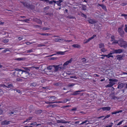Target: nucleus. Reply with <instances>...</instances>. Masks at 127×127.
Masks as SVG:
<instances>
[{
	"label": "nucleus",
	"mask_w": 127,
	"mask_h": 127,
	"mask_svg": "<svg viewBox=\"0 0 127 127\" xmlns=\"http://www.w3.org/2000/svg\"><path fill=\"white\" fill-rule=\"evenodd\" d=\"M119 45L121 47L126 48L127 47V43L123 39H119Z\"/></svg>",
	"instance_id": "obj_1"
},
{
	"label": "nucleus",
	"mask_w": 127,
	"mask_h": 127,
	"mask_svg": "<svg viewBox=\"0 0 127 127\" xmlns=\"http://www.w3.org/2000/svg\"><path fill=\"white\" fill-rule=\"evenodd\" d=\"M60 65H53V67L55 69L54 71L55 72H56L60 70L61 69L63 70L66 68L65 66L60 67Z\"/></svg>",
	"instance_id": "obj_2"
},
{
	"label": "nucleus",
	"mask_w": 127,
	"mask_h": 127,
	"mask_svg": "<svg viewBox=\"0 0 127 127\" xmlns=\"http://www.w3.org/2000/svg\"><path fill=\"white\" fill-rule=\"evenodd\" d=\"M118 30L120 35L122 37H123L124 36V32L122 28H119L118 29Z\"/></svg>",
	"instance_id": "obj_3"
},
{
	"label": "nucleus",
	"mask_w": 127,
	"mask_h": 127,
	"mask_svg": "<svg viewBox=\"0 0 127 127\" xmlns=\"http://www.w3.org/2000/svg\"><path fill=\"white\" fill-rule=\"evenodd\" d=\"M1 86L3 87H6L7 88H10L13 87V85L11 84H10V83H8L6 84V85L3 84Z\"/></svg>",
	"instance_id": "obj_4"
},
{
	"label": "nucleus",
	"mask_w": 127,
	"mask_h": 127,
	"mask_svg": "<svg viewBox=\"0 0 127 127\" xmlns=\"http://www.w3.org/2000/svg\"><path fill=\"white\" fill-rule=\"evenodd\" d=\"M123 50L121 49H118L114 50H113V53H115L120 54L123 52Z\"/></svg>",
	"instance_id": "obj_5"
},
{
	"label": "nucleus",
	"mask_w": 127,
	"mask_h": 127,
	"mask_svg": "<svg viewBox=\"0 0 127 127\" xmlns=\"http://www.w3.org/2000/svg\"><path fill=\"white\" fill-rule=\"evenodd\" d=\"M109 81H110V83L111 84L113 85L115 84V82H117L118 80L115 79H109Z\"/></svg>",
	"instance_id": "obj_6"
},
{
	"label": "nucleus",
	"mask_w": 127,
	"mask_h": 127,
	"mask_svg": "<svg viewBox=\"0 0 127 127\" xmlns=\"http://www.w3.org/2000/svg\"><path fill=\"white\" fill-rule=\"evenodd\" d=\"M110 107H109L108 106L101 108L98 109V110H100V109H102V110L103 111H109L110 110Z\"/></svg>",
	"instance_id": "obj_7"
},
{
	"label": "nucleus",
	"mask_w": 127,
	"mask_h": 127,
	"mask_svg": "<svg viewBox=\"0 0 127 127\" xmlns=\"http://www.w3.org/2000/svg\"><path fill=\"white\" fill-rule=\"evenodd\" d=\"M124 55H118L116 56V57L117 58V60L120 61L122 60V59L123 57H124Z\"/></svg>",
	"instance_id": "obj_8"
},
{
	"label": "nucleus",
	"mask_w": 127,
	"mask_h": 127,
	"mask_svg": "<svg viewBox=\"0 0 127 127\" xmlns=\"http://www.w3.org/2000/svg\"><path fill=\"white\" fill-rule=\"evenodd\" d=\"M125 84L123 83H121L118 85L117 88L119 89H122L123 87H125Z\"/></svg>",
	"instance_id": "obj_9"
},
{
	"label": "nucleus",
	"mask_w": 127,
	"mask_h": 127,
	"mask_svg": "<svg viewBox=\"0 0 127 127\" xmlns=\"http://www.w3.org/2000/svg\"><path fill=\"white\" fill-rule=\"evenodd\" d=\"M57 123H69L70 122H67L64 120H58L57 121Z\"/></svg>",
	"instance_id": "obj_10"
},
{
	"label": "nucleus",
	"mask_w": 127,
	"mask_h": 127,
	"mask_svg": "<svg viewBox=\"0 0 127 127\" xmlns=\"http://www.w3.org/2000/svg\"><path fill=\"white\" fill-rule=\"evenodd\" d=\"M72 59L71 58L69 61H67L63 64V66H65H65L67 65L69 63H71L72 61Z\"/></svg>",
	"instance_id": "obj_11"
},
{
	"label": "nucleus",
	"mask_w": 127,
	"mask_h": 127,
	"mask_svg": "<svg viewBox=\"0 0 127 127\" xmlns=\"http://www.w3.org/2000/svg\"><path fill=\"white\" fill-rule=\"evenodd\" d=\"M83 91H84V90H82L81 91L78 90V91H76L75 92H74L75 93L71 94V95H77L79 94V93H78V92H83Z\"/></svg>",
	"instance_id": "obj_12"
},
{
	"label": "nucleus",
	"mask_w": 127,
	"mask_h": 127,
	"mask_svg": "<svg viewBox=\"0 0 127 127\" xmlns=\"http://www.w3.org/2000/svg\"><path fill=\"white\" fill-rule=\"evenodd\" d=\"M114 95V93H111L110 95L111 96V97H112V98L113 99H118V98L116 96H115Z\"/></svg>",
	"instance_id": "obj_13"
},
{
	"label": "nucleus",
	"mask_w": 127,
	"mask_h": 127,
	"mask_svg": "<svg viewBox=\"0 0 127 127\" xmlns=\"http://www.w3.org/2000/svg\"><path fill=\"white\" fill-rule=\"evenodd\" d=\"M10 122L9 121H7L6 120H5L2 121V124L3 125H8L9 124Z\"/></svg>",
	"instance_id": "obj_14"
},
{
	"label": "nucleus",
	"mask_w": 127,
	"mask_h": 127,
	"mask_svg": "<svg viewBox=\"0 0 127 127\" xmlns=\"http://www.w3.org/2000/svg\"><path fill=\"white\" fill-rule=\"evenodd\" d=\"M98 5L99 6H100L102 8L104 9V10H106V6L104 5L103 4H99Z\"/></svg>",
	"instance_id": "obj_15"
},
{
	"label": "nucleus",
	"mask_w": 127,
	"mask_h": 127,
	"mask_svg": "<svg viewBox=\"0 0 127 127\" xmlns=\"http://www.w3.org/2000/svg\"><path fill=\"white\" fill-rule=\"evenodd\" d=\"M88 21L89 23L92 24H94L96 23V22L95 21L91 19L89 20Z\"/></svg>",
	"instance_id": "obj_16"
},
{
	"label": "nucleus",
	"mask_w": 127,
	"mask_h": 127,
	"mask_svg": "<svg viewBox=\"0 0 127 127\" xmlns=\"http://www.w3.org/2000/svg\"><path fill=\"white\" fill-rule=\"evenodd\" d=\"M34 20L35 22L39 24H42V22L39 19L35 18L34 19Z\"/></svg>",
	"instance_id": "obj_17"
},
{
	"label": "nucleus",
	"mask_w": 127,
	"mask_h": 127,
	"mask_svg": "<svg viewBox=\"0 0 127 127\" xmlns=\"http://www.w3.org/2000/svg\"><path fill=\"white\" fill-rule=\"evenodd\" d=\"M63 1L62 0H59L57 1L56 4L58 6H60L61 5V3Z\"/></svg>",
	"instance_id": "obj_18"
},
{
	"label": "nucleus",
	"mask_w": 127,
	"mask_h": 127,
	"mask_svg": "<svg viewBox=\"0 0 127 127\" xmlns=\"http://www.w3.org/2000/svg\"><path fill=\"white\" fill-rule=\"evenodd\" d=\"M28 7L31 10H33L35 8V6L32 4H30Z\"/></svg>",
	"instance_id": "obj_19"
},
{
	"label": "nucleus",
	"mask_w": 127,
	"mask_h": 127,
	"mask_svg": "<svg viewBox=\"0 0 127 127\" xmlns=\"http://www.w3.org/2000/svg\"><path fill=\"white\" fill-rule=\"evenodd\" d=\"M72 46L74 48H79L80 47V45L78 44H74L72 45Z\"/></svg>",
	"instance_id": "obj_20"
},
{
	"label": "nucleus",
	"mask_w": 127,
	"mask_h": 127,
	"mask_svg": "<svg viewBox=\"0 0 127 127\" xmlns=\"http://www.w3.org/2000/svg\"><path fill=\"white\" fill-rule=\"evenodd\" d=\"M37 85V84L35 82H33L30 84V86L32 87H34Z\"/></svg>",
	"instance_id": "obj_21"
},
{
	"label": "nucleus",
	"mask_w": 127,
	"mask_h": 127,
	"mask_svg": "<svg viewBox=\"0 0 127 127\" xmlns=\"http://www.w3.org/2000/svg\"><path fill=\"white\" fill-rule=\"evenodd\" d=\"M65 51L64 52H57V55H57V56H55V57H58L57 56H58V55L57 54H61V55H63L64 54L63 53L65 52Z\"/></svg>",
	"instance_id": "obj_22"
},
{
	"label": "nucleus",
	"mask_w": 127,
	"mask_h": 127,
	"mask_svg": "<svg viewBox=\"0 0 127 127\" xmlns=\"http://www.w3.org/2000/svg\"><path fill=\"white\" fill-rule=\"evenodd\" d=\"M23 68L25 70L27 71V72L28 71H30V70L31 69V67H24Z\"/></svg>",
	"instance_id": "obj_23"
},
{
	"label": "nucleus",
	"mask_w": 127,
	"mask_h": 127,
	"mask_svg": "<svg viewBox=\"0 0 127 127\" xmlns=\"http://www.w3.org/2000/svg\"><path fill=\"white\" fill-rule=\"evenodd\" d=\"M53 65H49L47 67V68L48 70H51L52 69V68L53 67Z\"/></svg>",
	"instance_id": "obj_24"
},
{
	"label": "nucleus",
	"mask_w": 127,
	"mask_h": 127,
	"mask_svg": "<svg viewBox=\"0 0 127 127\" xmlns=\"http://www.w3.org/2000/svg\"><path fill=\"white\" fill-rule=\"evenodd\" d=\"M54 40L56 42H58V41H60V40L63 41V39H58L57 38H55Z\"/></svg>",
	"instance_id": "obj_25"
},
{
	"label": "nucleus",
	"mask_w": 127,
	"mask_h": 127,
	"mask_svg": "<svg viewBox=\"0 0 127 127\" xmlns=\"http://www.w3.org/2000/svg\"><path fill=\"white\" fill-rule=\"evenodd\" d=\"M99 47L100 48H101L103 47L104 46V44L102 43H100L99 44Z\"/></svg>",
	"instance_id": "obj_26"
},
{
	"label": "nucleus",
	"mask_w": 127,
	"mask_h": 127,
	"mask_svg": "<svg viewBox=\"0 0 127 127\" xmlns=\"http://www.w3.org/2000/svg\"><path fill=\"white\" fill-rule=\"evenodd\" d=\"M22 72H25V73L26 74H27V73L28 74V75H30V73L29 72L30 71H28V72H27V71L24 70H22Z\"/></svg>",
	"instance_id": "obj_27"
},
{
	"label": "nucleus",
	"mask_w": 127,
	"mask_h": 127,
	"mask_svg": "<svg viewBox=\"0 0 127 127\" xmlns=\"http://www.w3.org/2000/svg\"><path fill=\"white\" fill-rule=\"evenodd\" d=\"M107 50L104 48H103L100 50L101 51L103 52H105Z\"/></svg>",
	"instance_id": "obj_28"
},
{
	"label": "nucleus",
	"mask_w": 127,
	"mask_h": 127,
	"mask_svg": "<svg viewBox=\"0 0 127 127\" xmlns=\"http://www.w3.org/2000/svg\"><path fill=\"white\" fill-rule=\"evenodd\" d=\"M16 111H13L12 112H10L9 113V114L10 115L11 114L15 115L16 114Z\"/></svg>",
	"instance_id": "obj_29"
},
{
	"label": "nucleus",
	"mask_w": 127,
	"mask_h": 127,
	"mask_svg": "<svg viewBox=\"0 0 127 127\" xmlns=\"http://www.w3.org/2000/svg\"><path fill=\"white\" fill-rule=\"evenodd\" d=\"M32 117H29V118L27 119L26 120H25V121H24L23 123H24L26 122H27L31 120L32 119Z\"/></svg>",
	"instance_id": "obj_30"
},
{
	"label": "nucleus",
	"mask_w": 127,
	"mask_h": 127,
	"mask_svg": "<svg viewBox=\"0 0 127 127\" xmlns=\"http://www.w3.org/2000/svg\"><path fill=\"white\" fill-rule=\"evenodd\" d=\"M119 40L118 41H117V40H114V41L112 43L113 44L114 43H116V44L118 43V45H119Z\"/></svg>",
	"instance_id": "obj_31"
},
{
	"label": "nucleus",
	"mask_w": 127,
	"mask_h": 127,
	"mask_svg": "<svg viewBox=\"0 0 127 127\" xmlns=\"http://www.w3.org/2000/svg\"><path fill=\"white\" fill-rule=\"evenodd\" d=\"M33 51L32 49H31L30 50H27L25 51V52L26 53H29L33 52Z\"/></svg>",
	"instance_id": "obj_32"
},
{
	"label": "nucleus",
	"mask_w": 127,
	"mask_h": 127,
	"mask_svg": "<svg viewBox=\"0 0 127 127\" xmlns=\"http://www.w3.org/2000/svg\"><path fill=\"white\" fill-rule=\"evenodd\" d=\"M67 18H68L69 19H75V18L74 17H73L72 16L70 15V16H67Z\"/></svg>",
	"instance_id": "obj_33"
},
{
	"label": "nucleus",
	"mask_w": 127,
	"mask_h": 127,
	"mask_svg": "<svg viewBox=\"0 0 127 127\" xmlns=\"http://www.w3.org/2000/svg\"><path fill=\"white\" fill-rule=\"evenodd\" d=\"M86 6L85 5H83L82 6V10H86Z\"/></svg>",
	"instance_id": "obj_34"
},
{
	"label": "nucleus",
	"mask_w": 127,
	"mask_h": 127,
	"mask_svg": "<svg viewBox=\"0 0 127 127\" xmlns=\"http://www.w3.org/2000/svg\"><path fill=\"white\" fill-rule=\"evenodd\" d=\"M58 58V57H53L50 58V60H57Z\"/></svg>",
	"instance_id": "obj_35"
},
{
	"label": "nucleus",
	"mask_w": 127,
	"mask_h": 127,
	"mask_svg": "<svg viewBox=\"0 0 127 127\" xmlns=\"http://www.w3.org/2000/svg\"><path fill=\"white\" fill-rule=\"evenodd\" d=\"M31 69H34V68H35L36 69H39V67H35L34 66H32L31 67Z\"/></svg>",
	"instance_id": "obj_36"
},
{
	"label": "nucleus",
	"mask_w": 127,
	"mask_h": 127,
	"mask_svg": "<svg viewBox=\"0 0 127 127\" xmlns=\"http://www.w3.org/2000/svg\"><path fill=\"white\" fill-rule=\"evenodd\" d=\"M113 86V85H112V84H111L110 83V82L109 83V84L107 85L106 87H112Z\"/></svg>",
	"instance_id": "obj_37"
},
{
	"label": "nucleus",
	"mask_w": 127,
	"mask_h": 127,
	"mask_svg": "<svg viewBox=\"0 0 127 127\" xmlns=\"http://www.w3.org/2000/svg\"><path fill=\"white\" fill-rule=\"evenodd\" d=\"M96 36V35L95 34H94L92 36V37L89 38V39H90V40H91V39H94L95 38V37Z\"/></svg>",
	"instance_id": "obj_38"
},
{
	"label": "nucleus",
	"mask_w": 127,
	"mask_h": 127,
	"mask_svg": "<svg viewBox=\"0 0 127 127\" xmlns=\"http://www.w3.org/2000/svg\"><path fill=\"white\" fill-rule=\"evenodd\" d=\"M40 34L42 35L47 36H48V35H50V34H49L47 33H42Z\"/></svg>",
	"instance_id": "obj_39"
},
{
	"label": "nucleus",
	"mask_w": 127,
	"mask_h": 127,
	"mask_svg": "<svg viewBox=\"0 0 127 127\" xmlns=\"http://www.w3.org/2000/svg\"><path fill=\"white\" fill-rule=\"evenodd\" d=\"M20 21L22 22H27L28 21H30L29 19H27L25 20H21Z\"/></svg>",
	"instance_id": "obj_40"
},
{
	"label": "nucleus",
	"mask_w": 127,
	"mask_h": 127,
	"mask_svg": "<svg viewBox=\"0 0 127 127\" xmlns=\"http://www.w3.org/2000/svg\"><path fill=\"white\" fill-rule=\"evenodd\" d=\"M87 122H88V121L87 120H86L85 121L81 123L80 124V125H82L84 123H86V124H88V123H87Z\"/></svg>",
	"instance_id": "obj_41"
},
{
	"label": "nucleus",
	"mask_w": 127,
	"mask_h": 127,
	"mask_svg": "<svg viewBox=\"0 0 127 127\" xmlns=\"http://www.w3.org/2000/svg\"><path fill=\"white\" fill-rule=\"evenodd\" d=\"M81 15L82 17H85V18H86L87 17V16L83 13H81Z\"/></svg>",
	"instance_id": "obj_42"
},
{
	"label": "nucleus",
	"mask_w": 127,
	"mask_h": 127,
	"mask_svg": "<svg viewBox=\"0 0 127 127\" xmlns=\"http://www.w3.org/2000/svg\"><path fill=\"white\" fill-rule=\"evenodd\" d=\"M15 70L17 71H22V70L21 69H19L18 68H16L15 69V70H12V71H15Z\"/></svg>",
	"instance_id": "obj_43"
},
{
	"label": "nucleus",
	"mask_w": 127,
	"mask_h": 127,
	"mask_svg": "<svg viewBox=\"0 0 127 127\" xmlns=\"http://www.w3.org/2000/svg\"><path fill=\"white\" fill-rule=\"evenodd\" d=\"M42 111L41 110H38L36 111V113L40 114L42 112Z\"/></svg>",
	"instance_id": "obj_44"
},
{
	"label": "nucleus",
	"mask_w": 127,
	"mask_h": 127,
	"mask_svg": "<svg viewBox=\"0 0 127 127\" xmlns=\"http://www.w3.org/2000/svg\"><path fill=\"white\" fill-rule=\"evenodd\" d=\"M9 41L8 39H5L3 40V42L5 43H7Z\"/></svg>",
	"instance_id": "obj_45"
},
{
	"label": "nucleus",
	"mask_w": 127,
	"mask_h": 127,
	"mask_svg": "<svg viewBox=\"0 0 127 127\" xmlns=\"http://www.w3.org/2000/svg\"><path fill=\"white\" fill-rule=\"evenodd\" d=\"M23 59H24V58H17L16 59V60L18 61H20L23 60Z\"/></svg>",
	"instance_id": "obj_46"
},
{
	"label": "nucleus",
	"mask_w": 127,
	"mask_h": 127,
	"mask_svg": "<svg viewBox=\"0 0 127 127\" xmlns=\"http://www.w3.org/2000/svg\"><path fill=\"white\" fill-rule=\"evenodd\" d=\"M16 80L18 81H20L21 82L22 81V79H21L18 78H17L16 79Z\"/></svg>",
	"instance_id": "obj_47"
},
{
	"label": "nucleus",
	"mask_w": 127,
	"mask_h": 127,
	"mask_svg": "<svg viewBox=\"0 0 127 127\" xmlns=\"http://www.w3.org/2000/svg\"><path fill=\"white\" fill-rule=\"evenodd\" d=\"M122 16H124L125 17V19H126L127 18V14H122Z\"/></svg>",
	"instance_id": "obj_48"
},
{
	"label": "nucleus",
	"mask_w": 127,
	"mask_h": 127,
	"mask_svg": "<svg viewBox=\"0 0 127 127\" xmlns=\"http://www.w3.org/2000/svg\"><path fill=\"white\" fill-rule=\"evenodd\" d=\"M125 28L124 30L126 32H127V25H125Z\"/></svg>",
	"instance_id": "obj_49"
},
{
	"label": "nucleus",
	"mask_w": 127,
	"mask_h": 127,
	"mask_svg": "<svg viewBox=\"0 0 127 127\" xmlns=\"http://www.w3.org/2000/svg\"><path fill=\"white\" fill-rule=\"evenodd\" d=\"M41 0L44 2H45L46 3H48L49 2V0Z\"/></svg>",
	"instance_id": "obj_50"
},
{
	"label": "nucleus",
	"mask_w": 127,
	"mask_h": 127,
	"mask_svg": "<svg viewBox=\"0 0 127 127\" xmlns=\"http://www.w3.org/2000/svg\"><path fill=\"white\" fill-rule=\"evenodd\" d=\"M124 121L123 120H122V121H121V122H120L119 123H118V124H117V125L118 126H119V125H121L122 123Z\"/></svg>",
	"instance_id": "obj_51"
},
{
	"label": "nucleus",
	"mask_w": 127,
	"mask_h": 127,
	"mask_svg": "<svg viewBox=\"0 0 127 127\" xmlns=\"http://www.w3.org/2000/svg\"><path fill=\"white\" fill-rule=\"evenodd\" d=\"M110 117V115H107L103 119V120H104V119H105L107 118H108L109 117Z\"/></svg>",
	"instance_id": "obj_52"
},
{
	"label": "nucleus",
	"mask_w": 127,
	"mask_h": 127,
	"mask_svg": "<svg viewBox=\"0 0 127 127\" xmlns=\"http://www.w3.org/2000/svg\"><path fill=\"white\" fill-rule=\"evenodd\" d=\"M49 8V6H47L44 8V10H46L48 9Z\"/></svg>",
	"instance_id": "obj_53"
},
{
	"label": "nucleus",
	"mask_w": 127,
	"mask_h": 127,
	"mask_svg": "<svg viewBox=\"0 0 127 127\" xmlns=\"http://www.w3.org/2000/svg\"><path fill=\"white\" fill-rule=\"evenodd\" d=\"M74 84H69L68 86V87H73L74 85Z\"/></svg>",
	"instance_id": "obj_54"
},
{
	"label": "nucleus",
	"mask_w": 127,
	"mask_h": 127,
	"mask_svg": "<svg viewBox=\"0 0 127 127\" xmlns=\"http://www.w3.org/2000/svg\"><path fill=\"white\" fill-rule=\"evenodd\" d=\"M43 30H49V29L48 28L45 27L43 28Z\"/></svg>",
	"instance_id": "obj_55"
},
{
	"label": "nucleus",
	"mask_w": 127,
	"mask_h": 127,
	"mask_svg": "<svg viewBox=\"0 0 127 127\" xmlns=\"http://www.w3.org/2000/svg\"><path fill=\"white\" fill-rule=\"evenodd\" d=\"M71 99L70 98H68L67 99H65L64 101L65 102H66L67 101H70V100Z\"/></svg>",
	"instance_id": "obj_56"
},
{
	"label": "nucleus",
	"mask_w": 127,
	"mask_h": 127,
	"mask_svg": "<svg viewBox=\"0 0 127 127\" xmlns=\"http://www.w3.org/2000/svg\"><path fill=\"white\" fill-rule=\"evenodd\" d=\"M70 77L71 78H77L75 76H71Z\"/></svg>",
	"instance_id": "obj_57"
},
{
	"label": "nucleus",
	"mask_w": 127,
	"mask_h": 127,
	"mask_svg": "<svg viewBox=\"0 0 127 127\" xmlns=\"http://www.w3.org/2000/svg\"><path fill=\"white\" fill-rule=\"evenodd\" d=\"M90 39L89 38L87 40H86L84 42V43H86L88 42L89 41H90Z\"/></svg>",
	"instance_id": "obj_58"
},
{
	"label": "nucleus",
	"mask_w": 127,
	"mask_h": 127,
	"mask_svg": "<svg viewBox=\"0 0 127 127\" xmlns=\"http://www.w3.org/2000/svg\"><path fill=\"white\" fill-rule=\"evenodd\" d=\"M77 110V108H73V109H72L71 110V111H76V110Z\"/></svg>",
	"instance_id": "obj_59"
},
{
	"label": "nucleus",
	"mask_w": 127,
	"mask_h": 127,
	"mask_svg": "<svg viewBox=\"0 0 127 127\" xmlns=\"http://www.w3.org/2000/svg\"><path fill=\"white\" fill-rule=\"evenodd\" d=\"M116 114L118 113H121V112H122V110H120L119 111H116Z\"/></svg>",
	"instance_id": "obj_60"
},
{
	"label": "nucleus",
	"mask_w": 127,
	"mask_h": 127,
	"mask_svg": "<svg viewBox=\"0 0 127 127\" xmlns=\"http://www.w3.org/2000/svg\"><path fill=\"white\" fill-rule=\"evenodd\" d=\"M46 15H48L49 16H51L53 15V14L52 13H47L46 14Z\"/></svg>",
	"instance_id": "obj_61"
},
{
	"label": "nucleus",
	"mask_w": 127,
	"mask_h": 127,
	"mask_svg": "<svg viewBox=\"0 0 127 127\" xmlns=\"http://www.w3.org/2000/svg\"><path fill=\"white\" fill-rule=\"evenodd\" d=\"M8 50H9L7 48L5 50H4L2 52L3 53H5L6 51H8Z\"/></svg>",
	"instance_id": "obj_62"
},
{
	"label": "nucleus",
	"mask_w": 127,
	"mask_h": 127,
	"mask_svg": "<svg viewBox=\"0 0 127 127\" xmlns=\"http://www.w3.org/2000/svg\"><path fill=\"white\" fill-rule=\"evenodd\" d=\"M3 94V92L2 90L0 89V95H1Z\"/></svg>",
	"instance_id": "obj_63"
},
{
	"label": "nucleus",
	"mask_w": 127,
	"mask_h": 127,
	"mask_svg": "<svg viewBox=\"0 0 127 127\" xmlns=\"http://www.w3.org/2000/svg\"><path fill=\"white\" fill-rule=\"evenodd\" d=\"M3 112V111L2 110L0 109V115L2 114Z\"/></svg>",
	"instance_id": "obj_64"
}]
</instances>
